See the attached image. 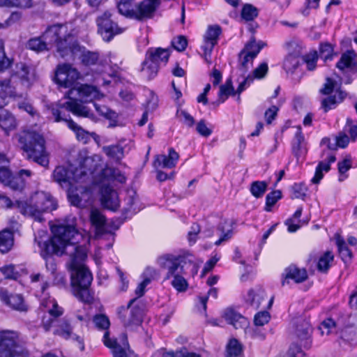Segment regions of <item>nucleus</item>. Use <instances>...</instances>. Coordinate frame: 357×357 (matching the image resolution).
Returning a JSON list of instances; mask_svg holds the SVG:
<instances>
[{"label":"nucleus","mask_w":357,"mask_h":357,"mask_svg":"<svg viewBox=\"0 0 357 357\" xmlns=\"http://www.w3.org/2000/svg\"><path fill=\"white\" fill-rule=\"evenodd\" d=\"M156 262L166 271L165 280H171L172 286L179 292L185 291L188 287L186 279L188 269L192 268V275L197 273L195 257L188 251L163 254L157 258Z\"/></svg>","instance_id":"f257e3e1"},{"label":"nucleus","mask_w":357,"mask_h":357,"mask_svg":"<svg viewBox=\"0 0 357 357\" xmlns=\"http://www.w3.org/2000/svg\"><path fill=\"white\" fill-rule=\"evenodd\" d=\"M67 255L70 257V267L72 271L71 284L74 295L82 302L91 303L93 296L89 291V287L93 280L91 271L82 262L86 258V248L84 245H71L66 247Z\"/></svg>","instance_id":"f03ea898"},{"label":"nucleus","mask_w":357,"mask_h":357,"mask_svg":"<svg viewBox=\"0 0 357 357\" xmlns=\"http://www.w3.org/2000/svg\"><path fill=\"white\" fill-rule=\"evenodd\" d=\"M53 236L48 241L39 242L40 255L46 261V268L51 273H54L56 266L53 255L66 254V247L76 245L82 238V235L71 225H58L52 227Z\"/></svg>","instance_id":"7ed1b4c3"},{"label":"nucleus","mask_w":357,"mask_h":357,"mask_svg":"<svg viewBox=\"0 0 357 357\" xmlns=\"http://www.w3.org/2000/svg\"><path fill=\"white\" fill-rule=\"evenodd\" d=\"M54 181L65 189L70 203L78 207L85 206L84 201H88L92 195L91 189L86 185L80 183V179H85L86 174L81 169H75L73 165L58 166L53 172Z\"/></svg>","instance_id":"20e7f679"},{"label":"nucleus","mask_w":357,"mask_h":357,"mask_svg":"<svg viewBox=\"0 0 357 357\" xmlns=\"http://www.w3.org/2000/svg\"><path fill=\"white\" fill-rule=\"evenodd\" d=\"M16 137L18 146L28 160L45 167L49 165V153L43 135L33 130H24L18 133Z\"/></svg>","instance_id":"39448f33"},{"label":"nucleus","mask_w":357,"mask_h":357,"mask_svg":"<svg viewBox=\"0 0 357 357\" xmlns=\"http://www.w3.org/2000/svg\"><path fill=\"white\" fill-rule=\"evenodd\" d=\"M41 307L44 311L41 325L45 331H49L52 326L55 325L54 335L65 339L70 338L73 335L70 321L66 317L58 319L63 314V310L54 298L49 296L43 298L41 301Z\"/></svg>","instance_id":"423d86ee"},{"label":"nucleus","mask_w":357,"mask_h":357,"mask_svg":"<svg viewBox=\"0 0 357 357\" xmlns=\"http://www.w3.org/2000/svg\"><path fill=\"white\" fill-rule=\"evenodd\" d=\"M65 28L61 24L49 26L40 36L30 38L27 41L26 47L39 53L49 50L55 43L59 55L63 58L66 56L71 52V47L67 44L66 38L62 39L61 30Z\"/></svg>","instance_id":"0eeeda50"},{"label":"nucleus","mask_w":357,"mask_h":357,"mask_svg":"<svg viewBox=\"0 0 357 357\" xmlns=\"http://www.w3.org/2000/svg\"><path fill=\"white\" fill-rule=\"evenodd\" d=\"M15 205L20 213L32 218L38 222L43 220V213L56 208V204L53 197L43 191L35 192L29 201H16Z\"/></svg>","instance_id":"6e6552de"},{"label":"nucleus","mask_w":357,"mask_h":357,"mask_svg":"<svg viewBox=\"0 0 357 357\" xmlns=\"http://www.w3.org/2000/svg\"><path fill=\"white\" fill-rule=\"evenodd\" d=\"M17 333L13 331L0 333V357H29L28 351L17 342Z\"/></svg>","instance_id":"1a4fd4ad"},{"label":"nucleus","mask_w":357,"mask_h":357,"mask_svg":"<svg viewBox=\"0 0 357 357\" xmlns=\"http://www.w3.org/2000/svg\"><path fill=\"white\" fill-rule=\"evenodd\" d=\"M262 41L256 42L255 38L252 36L250 40L245 45L243 49L238 54V70L241 74L245 75L252 67L253 60L264 47Z\"/></svg>","instance_id":"9d476101"},{"label":"nucleus","mask_w":357,"mask_h":357,"mask_svg":"<svg viewBox=\"0 0 357 357\" xmlns=\"http://www.w3.org/2000/svg\"><path fill=\"white\" fill-rule=\"evenodd\" d=\"M49 109L51 112L52 115L54 118V121H65L68 128L72 130L75 132L76 138L78 141L82 142L83 144H86L90 140L91 137L96 136V134L95 132H89L85 130L77 123H75L73 119H71L70 118H66L65 115L63 114V112H61L59 108L50 107Z\"/></svg>","instance_id":"9b49d317"},{"label":"nucleus","mask_w":357,"mask_h":357,"mask_svg":"<svg viewBox=\"0 0 357 357\" xmlns=\"http://www.w3.org/2000/svg\"><path fill=\"white\" fill-rule=\"evenodd\" d=\"M80 78V73L70 64L59 65L55 72L56 83L63 88H70Z\"/></svg>","instance_id":"f8f14e48"},{"label":"nucleus","mask_w":357,"mask_h":357,"mask_svg":"<svg viewBox=\"0 0 357 357\" xmlns=\"http://www.w3.org/2000/svg\"><path fill=\"white\" fill-rule=\"evenodd\" d=\"M137 298L131 299L127 307L121 306L119 308V317L125 326L139 325L142 321V310L139 307H131Z\"/></svg>","instance_id":"ddd939ff"},{"label":"nucleus","mask_w":357,"mask_h":357,"mask_svg":"<svg viewBox=\"0 0 357 357\" xmlns=\"http://www.w3.org/2000/svg\"><path fill=\"white\" fill-rule=\"evenodd\" d=\"M98 26V32L105 41H109L112 38L122 32L117 24L111 20V14L109 12L104 13L96 20Z\"/></svg>","instance_id":"4468645a"},{"label":"nucleus","mask_w":357,"mask_h":357,"mask_svg":"<svg viewBox=\"0 0 357 357\" xmlns=\"http://www.w3.org/2000/svg\"><path fill=\"white\" fill-rule=\"evenodd\" d=\"M312 332L311 325L305 319H297L294 323L293 333L297 341L305 349H310L312 345Z\"/></svg>","instance_id":"2eb2a0df"},{"label":"nucleus","mask_w":357,"mask_h":357,"mask_svg":"<svg viewBox=\"0 0 357 357\" xmlns=\"http://www.w3.org/2000/svg\"><path fill=\"white\" fill-rule=\"evenodd\" d=\"M77 95L81 102H91L95 100H99L103 97L97 87L89 84H82L77 89L72 88L66 94L65 97L71 98Z\"/></svg>","instance_id":"dca6fc26"},{"label":"nucleus","mask_w":357,"mask_h":357,"mask_svg":"<svg viewBox=\"0 0 357 357\" xmlns=\"http://www.w3.org/2000/svg\"><path fill=\"white\" fill-rule=\"evenodd\" d=\"M79 165L75 167V169H81L86 174L85 179H80V183L89 186V184L91 182V175L100 166V158L97 155L86 156L79 153Z\"/></svg>","instance_id":"f3484780"},{"label":"nucleus","mask_w":357,"mask_h":357,"mask_svg":"<svg viewBox=\"0 0 357 357\" xmlns=\"http://www.w3.org/2000/svg\"><path fill=\"white\" fill-rule=\"evenodd\" d=\"M0 301L6 306L16 311L26 312L29 309L22 294H13L5 289H0Z\"/></svg>","instance_id":"a211bd4d"},{"label":"nucleus","mask_w":357,"mask_h":357,"mask_svg":"<svg viewBox=\"0 0 357 357\" xmlns=\"http://www.w3.org/2000/svg\"><path fill=\"white\" fill-rule=\"evenodd\" d=\"M68 99V101L62 104H58L56 106H52V107H58L61 112L62 109L65 108L66 110L72 112L74 115L79 117H86L89 119L93 118L94 115L92 111L87 106L84 105L82 102L73 96H71V98Z\"/></svg>","instance_id":"6ab92c4d"},{"label":"nucleus","mask_w":357,"mask_h":357,"mask_svg":"<svg viewBox=\"0 0 357 357\" xmlns=\"http://www.w3.org/2000/svg\"><path fill=\"white\" fill-rule=\"evenodd\" d=\"M160 0H143L135 3V20L144 21L151 18L159 6Z\"/></svg>","instance_id":"aec40b11"},{"label":"nucleus","mask_w":357,"mask_h":357,"mask_svg":"<svg viewBox=\"0 0 357 357\" xmlns=\"http://www.w3.org/2000/svg\"><path fill=\"white\" fill-rule=\"evenodd\" d=\"M282 277V285L284 286L286 284H289L290 280L296 283L305 281L307 278V273L305 268H299L292 264L284 270Z\"/></svg>","instance_id":"412c9836"},{"label":"nucleus","mask_w":357,"mask_h":357,"mask_svg":"<svg viewBox=\"0 0 357 357\" xmlns=\"http://www.w3.org/2000/svg\"><path fill=\"white\" fill-rule=\"evenodd\" d=\"M101 203L105 208L116 211L119 206L117 192L109 185H103L100 188Z\"/></svg>","instance_id":"4be33fe9"},{"label":"nucleus","mask_w":357,"mask_h":357,"mask_svg":"<svg viewBox=\"0 0 357 357\" xmlns=\"http://www.w3.org/2000/svg\"><path fill=\"white\" fill-rule=\"evenodd\" d=\"M266 298V295L264 289L261 287H255L248 291L245 296V301L249 307L257 310Z\"/></svg>","instance_id":"5701e85b"},{"label":"nucleus","mask_w":357,"mask_h":357,"mask_svg":"<svg viewBox=\"0 0 357 357\" xmlns=\"http://www.w3.org/2000/svg\"><path fill=\"white\" fill-rule=\"evenodd\" d=\"M234 223V221L231 219L220 220L217 227V230L220 233V238L215 242V245L218 246L231 238Z\"/></svg>","instance_id":"b1692460"},{"label":"nucleus","mask_w":357,"mask_h":357,"mask_svg":"<svg viewBox=\"0 0 357 357\" xmlns=\"http://www.w3.org/2000/svg\"><path fill=\"white\" fill-rule=\"evenodd\" d=\"M178 158V153L173 148H170L168 155L164 154L157 155L154 161V166L156 168L171 169L176 166Z\"/></svg>","instance_id":"393cba45"},{"label":"nucleus","mask_w":357,"mask_h":357,"mask_svg":"<svg viewBox=\"0 0 357 357\" xmlns=\"http://www.w3.org/2000/svg\"><path fill=\"white\" fill-rule=\"evenodd\" d=\"M90 222L95 227L96 235H102L109 232L106 218L99 210L93 208L91 211Z\"/></svg>","instance_id":"a878e982"},{"label":"nucleus","mask_w":357,"mask_h":357,"mask_svg":"<svg viewBox=\"0 0 357 357\" xmlns=\"http://www.w3.org/2000/svg\"><path fill=\"white\" fill-rule=\"evenodd\" d=\"M225 320L236 329L243 328L248 326L247 319L233 309H227L224 312Z\"/></svg>","instance_id":"bb28decb"},{"label":"nucleus","mask_w":357,"mask_h":357,"mask_svg":"<svg viewBox=\"0 0 357 357\" xmlns=\"http://www.w3.org/2000/svg\"><path fill=\"white\" fill-rule=\"evenodd\" d=\"M225 320L236 329L243 328L248 326L247 319L233 309H227L224 312Z\"/></svg>","instance_id":"cd10ccee"},{"label":"nucleus","mask_w":357,"mask_h":357,"mask_svg":"<svg viewBox=\"0 0 357 357\" xmlns=\"http://www.w3.org/2000/svg\"><path fill=\"white\" fill-rule=\"evenodd\" d=\"M297 130L292 141V153L296 157L299 158L307 152L305 145V137L302 132L301 126L296 127Z\"/></svg>","instance_id":"c85d7f7f"},{"label":"nucleus","mask_w":357,"mask_h":357,"mask_svg":"<svg viewBox=\"0 0 357 357\" xmlns=\"http://www.w3.org/2000/svg\"><path fill=\"white\" fill-rule=\"evenodd\" d=\"M15 227H12V231L10 229H5L0 231V251L2 253H6L13 246L14 236L13 231Z\"/></svg>","instance_id":"c756f323"},{"label":"nucleus","mask_w":357,"mask_h":357,"mask_svg":"<svg viewBox=\"0 0 357 357\" xmlns=\"http://www.w3.org/2000/svg\"><path fill=\"white\" fill-rule=\"evenodd\" d=\"M327 159L328 161L324 160L319 162L316 167L314 176L311 180L312 183L317 184L320 182L324 176L323 172H328L330 170V165L335 161V156L334 155H330Z\"/></svg>","instance_id":"7c9ffc66"},{"label":"nucleus","mask_w":357,"mask_h":357,"mask_svg":"<svg viewBox=\"0 0 357 357\" xmlns=\"http://www.w3.org/2000/svg\"><path fill=\"white\" fill-rule=\"evenodd\" d=\"M169 52L167 49L160 47L156 49H149L147 52V58L152 60L160 66L163 63L165 65L169 59Z\"/></svg>","instance_id":"2f4dec72"},{"label":"nucleus","mask_w":357,"mask_h":357,"mask_svg":"<svg viewBox=\"0 0 357 357\" xmlns=\"http://www.w3.org/2000/svg\"><path fill=\"white\" fill-rule=\"evenodd\" d=\"M103 342L107 347L112 349L113 357H128L126 351L117 343L116 340L109 338L108 331L104 334Z\"/></svg>","instance_id":"473e14b6"},{"label":"nucleus","mask_w":357,"mask_h":357,"mask_svg":"<svg viewBox=\"0 0 357 357\" xmlns=\"http://www.w3.org/2000/svg\"><path fill=\"white\" fill-rule=\"evenodd\" d=\"M117 8L122 15L135 20V3L134 4L133 0H120L117 3Z\"/></svg>","instance_id":"72a5a7b5"},{"label":"nucleus","mask_w":357,"mask_h":357,"mask_svg":"<svg viewBox=\"0 0 357 357\" xmlns=\"http://www.w3.org/2000/svg\"><path fill=\"white\" fill-rule=\"evenodd\" d=\"M355 57L356 54L352 50L343 53L340 59L336 63V67L341 71H343L345 68H352L356 65Z\"/></svg>","instance_id":"f704fd0d"},{"label":"nucleus","mask_w":357,"mask_h":357,"mask_svg":"<svg viewBox=\"0 0 357 357\" xmlns=\"http://www.w3.org/2000/svg\"><path fill=\"white\" fill-rule=\"evenodd\" d=\"M156 271L153 268L148 267L143 273L144 280L140 282L135 289V294L137 298L142 296L145 293L146 287L151 282Z\"/></svg>","instance_id":"c9c22d12"},{"label":"nucleus","mask_w":357,"mask_h":357,"mask_svg":"<svg viewBox=\"0 0 357 357\" xmlns=\"http://www.w3.org/2000/svg\"><path fill=\"white\" fill-rule=\"evenodd\" d=\"M344 98L343 93L336 90L335 95L329 96L321 100V108L325 112H327L330 109H334L337 103L342 102Z\"/></svg>","instance_id":"e433bc0d"},{"label":"nucleus","mask_w":357,"mask_h":357,"mask_svg":"<svg viewBox=\"0 0 357 357\" xmlns=\"http://www.w3.org/2000/svg\"><path fill=\"white\" fill-rule=\"evenodd\" d=\"M16 122L15 117L6 110L0 111V128L6 132L15 128Z\"/></svg>","instance_id":"4c0bfd02"},{"label":"nucleus","mask_w":357,"mask_h":357,"mask_svg":"<svg viewBox=\"0 0 357 357\" xmlns=\"http://www.w3.org/2000/svg\"><path fill=\"white\" fill-rule=\"evenodd\" d=\"M159 67L158 64L146 57L142 63V72L148 79H151L156 76Z\"/></svg>","instance_id":"58836bf2"},{"label":"nucleus","mask_w":357,"mask_h":357,"mask_svg":"<svg viewBox=\"0 0 357 357\" xmlns=\"http://www.w3.org/2000/svg\"><path fill=\"white\" fill-rule=\"evenodd\" d=\"M79 59L82 63L86 66H99L102 63L99 58V54L96 52L84 51Z\"/></svg>","instance_id":"ea45409f"},{"label":"nucleus","mask_w":357,"mask_h":357,"mask_svg":"<svg viewBox=\"0 0 357 357\" xmlns=\"http://www.w3.org/2000/svg\"><path fill=\"white\" fill-rule=\"evenodd\" d=\"M12 77H18L22 82H29V68L24 63H18L13 70Z\"/></svg>","instance_id":"a19ab883"},{"label":"nucleus","mask_w":357,"mask_h":357,"mask_svg":"<svg viewBox=\"0 0 357 357\" xmlns=\"http://www.w3.org/2000/svg\"><path fill=\"white\" fill-rule=\"evenodd\" d=\"M335 241H336V245L338 248L339 254H340L342 259L344 261H347L348 260H350L352 257V252L348 248L344 238L342 237H341L340 235L336 234L335 235Z\"/></svg>","instance_id":"79ce46f5"},{"label":"nucleus","mask_w":357,"mask_h":357,"mask_svg":"<svg viewBox=\"0 0 357 357\" xmlns=\"http://www.w3.org/2000/svg\"><path fill=\"white\" fill-rule=\"evenodd\" d=\"M334 259V255L331 251H326L321 255L317 262V269L321 273H327L331 267V264Z\"/></svg>","instance_id":"37998d69"},{"label":"nucleus","mask_w":357,"mask_h":357,"mask_svg":"<svg viewBox=\"0 0 357 357\" xmlns=\"http://www.w3.org/2000/svg\"><path fill=\"white\" fill-rule=\"evenodd\" d=\"M33 6L32 0H0V7L30 8Z\"/></svg>","instance_id":"c03bdc74"},{"label":"nucleus","mask_w":357,"mask_h":357,"mask_svg":"<svg viewBox=\"0 0 357 357\" xmlns=\"http://www.w3.org/2000/svg\"><path fill=\"white\" fill-rule=\"evenodd\" d=\"M335 142V144L331 145L329 139L325 137L321 139V144L326 145V144H327L329 149H333L335 146L345 148L349 144V138L345 133L340 132L338 136L336 137Z\"/></svg>","instance_id":"a18cd8bd"},{"label":"nucleus","mask_w":357,"mask_h":357,"mask_svg":"<svg viewBox=\"0 0 357 357\" xmlns=\"http://www.w3.org/2000/svg\"><path fill=\"white\" fill-rule=\"evenodd\" d=\"M102 151L114 160H119L123 157V148L119 145L105 146Z\"/></svg>","instance_id":"49530a36"},{"label":"nucleus","mask_w":357,"mask_h":357,"mask_svg":"<svg viewBox=\"0 0 357 357\" xmlns=\"http://www.w3.org/2000/svg\"><path fill=\"white\" fill-rule=\"evenodd\" d=\"M299 66V59L297 56L290 54L287 55L283 62V68L287 73L292 74Z\"/></svg>","instance_id":"de8ad7c7"},{"label":"nucleus","mask_w":357,"mask_h":357,"mask_svg":"<svg viewBox=\"0 0 357 357\" xmlns=\"http://www.w3.org/2000/svg\"><path fill=\"white\" fill-rule=\"evenodd\" d=\"M268 183L266 181H256L250 185V192L256 198L261 197L266 192Z\"/></svg>","instance_id":"09e8293b"},{"label":"nucleus","mask_w":357,"mask_h":357,"mask_svg":"<svg viewBox=\"0 0 357 357\" xmlns=\"http://www.w3.org/2000/svg\"><path fill=\"white\" fill-rule=\"evenodd\" d=\"M236 91L234 90L231 79H228L226 82L220 86L219 97L222 98V102H224L229 96H234Z\"/></svg>","instance_id":"8fccbe9b"},{"label":"nucleus","mask_w":357,"mask_h":357,"mask_svg":"<svg viewBox=\"0 0 357 357\" xmlns=\"http://www.w3.org/2000/svg\"><path fill=\"white\" fill-rule=\"evenodd\" d=\"M319 53L324 61H331L336 54L334 52L333 46L329 43H323L319 45Z\"/></svg>","instance_id":"3c124183"},{"label":"nucleus","mask_w":357,"mask_h":357,"mask_svg":"<svg viewBox=\"0 0 357 357\" xmlns=\"http://www.w3.org/2000/svg\"><path fill=\"white\" fill-rule=\"evenodd\" d=\"M241 353V344L236 339L231 340L227 347V356L228 357H237L240 356Z\"/></svg>","instance_id":"603ef678"},{"label":"nucleus","mask_w":357,"mask_h":357,"mask_svg":"<svg viewBox=\"0 0 357 357\" xmlns=\"http://www.w3.org/2000/svg\"><path fill=\"white\" fill-rule=\"evenodd\" d=\"M282 198V192L279 190H273L266 197L265 211H271V208Z\"/></svg>","instance_id":"864d4df0"},{"label":"nucleus","mask_w":357,"mask_h":357,"mask_svg":"<svg viewBox=\"0 0 357 357\" xmlns=\"http://www.w3.org/2000/svg\"><path fill=\"white\" fill-rule=\"evenodd\" d=\"M241 16L247 21H252L258 16V10L251 4H245L242 8Z\"/></svg>","instance_id":"5fc2aeb1"},{"label":"nucleus","mask_w":357,"mask_h":357,"mask_svg":"<svg viewBox=\"0 0 357 357\" xmlns=\"http://www.w3.org/2000/svg\"><path fill=\"white\" fill-rule=\"evenodd\" d=\"M135 193L129 195L126 198L127 207L125 208L126 213L134 214L140 210V207L137 206V199L135 197Z\"/></svg>","instance_id":"6e6d98bb"},{"label":"nucleus","mask_w":357,"mask_h":357,"mask_svg":"<svg viewBox=\"0 0 357 357\" xmlns=\"http://www.w3.org/2000/svg\"><path fill=\"white\" fill-rule=\"evenodd\" d=\"M220 31V28L218 26H209L205 35V40L215 45Z\"/></svg>","instance_id":"4d7b16f0"},{"label":"nucleus","mask_w":357,"mask_h":357,"mask_svg":"<svg viewBox=\"0 0 357 357\" xmlns=\"http://www.w3.org/2000/svg\"><path fill=\"white\" fill-rule=\"evenodd\" d=\"M318 60V54L317 51H313L303 56V61L307 65V68L309 70H314L317 66Z\"/></svg>","instance_id":"13d9d810"},{"label":"nucleus","mask_w":357,"mask_h":357,"mask_svg":"<svg viewBox=\"0 0 357 357\" xmlns=\"http://www.w3.org/2000/svg\"><path fill=\"white\" fill-rule=\"evenodd\" d=\"M93 323L95 326L100 330L108 329L110 322L108 317L105 314H97L93 317Z\"/></svg>","instance_id":"bf43d9fd"},{"label":"nucleus","mask_w":357,"mask_h":357,"mask_svg":"<svg viewBox=\"0 0 357 357\" xmlns=\"http://www.w3.org/2000/svg\"><path fill=\"white\" fill-rule=\"evenodd\" d=\"M241 76L243 79L241 81L240 80V78H238L237 79V82L239 83V84L236 91L238 95L245 91L254 81L252 75L248 74L247 76H245V75L241 74Z\"/></svg>","instance_id":"052dcab7"},{"label":"nucleus","mask_w":357,"mask_h":357,"mask_svg":"<svg viewBox=\"0 0 357 357\" xmlns=\"http://www.w3.org/2000/svg\"><path fill=\"white\" fill-rule=\"evenodd\" d=\"M5 162V157L3 155V160L0 161V181L6 185L12 178L13 175L10 170L3 166V164Z\"/></svg>","instance_id":"680f3d73"},{"label":"nucleus","mask_w":357,"mask_h":357,"mask_svg":"<svg viewBox=\"0 0 357 357\" xmlns=\"http://www.w3.org/2000/svg\"><path fill=\"white\" fill-rule=\"evenodd\" d=\"M337 88V82L329 77H327L324 87L320 89V93L324 95H329Z\"/></svg>","instance_id":"e2e57ef3"},{"label":"nucleus","mask_w":357,"mask_h":357,"mask_svg":"<svg viewBox=\"0 0 357 357\" xmlns=\"http://www.w3.org/2000/svg\"><path fill=\"white\" fill-rule=\"evenodd\" d=\"M270 318L271 316L268 312L261 311L255 314L254 322L257 326H262L269 321Z\"/></svg>","instance_id":"0e129e2a"},{"label":"nucleus","mask_w":357,"mask_h":357,"mask_svg":"<svg viewBox=\"0 0 357 357\" xmlns=\"http://www.w3.org/2000/svg\"><path fill=\"white\" fill-rule=\"evenodd\" d=\"M0 270L5 278L8 279L16 280L19 275L15 266L13 264L4 266Z\"/></svg>","instance_id":"69168bd1"},{"label":"nucleus","mask_w":357,"mask_h":357,"mask_svg":"<svg viewBox=\"0 0 357 357\" xmlns=\"http://www.w3.org/2000/svg\"><path fill=\"white\" fill-rule=\"evenodd\" d=\"M268 67L266 63H261L257 68H256L252 73L250 75H252L253 79H262L268 73Z\"/></svg>","instance_id":"338daca9"},{"label":"nucleus","mask_w":357,"mask_h":357,"mask_svg":"<svg viewBox=\"0 0 357 357\" xmlns=\"http://www.w3.org/2000/svg\"><path fill=\"white\" fill-rule=\"evenodd\" d=\"M284 357H305V354L300 346L296 343H293Z\"/></svg>","instance_id":"774afa93"}]
</instances>
